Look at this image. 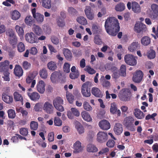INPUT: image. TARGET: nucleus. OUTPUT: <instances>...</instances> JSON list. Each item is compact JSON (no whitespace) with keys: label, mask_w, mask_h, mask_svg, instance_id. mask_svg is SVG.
I'll list each match as a JSON object with an SVG mask.
<instances>
[{"label":"nucleus","mask_w":158,"mask_h":158,"mask_svg":"<svg viewBox=\"0 0 158 158\" xmlns=\"http://www.w3.org/2000/svg\"><path fill=\"white\" fill-rule=\"evenodd\" d=\"M105 27L108 34L112 36H115L119 31L118 20L114 17H109L105 21Z\"/></svg>","instance_id":"nucleus-1"},{"label":"nucleus","mask_w":158,"mask_h":158,"mask_svg":"<svg viewBox=\"0 0 158 158\" xmlns=\"http://www.w3.org/2000/svg\"><path fill=\"white\" fill-rule=\"evenodd\" d=\"M92 85L93 84L90 81H87L82 85L81 91L84 97H89L90 96V89Z\"/></svg>","instance_id":"nucleus-2"},{"label":"nucleus","mask_w":158,"mask_h":158,"mask_svg":"<svg viewBox=\"0 0 158 158\" xmlns=\"http://www.w3.org/2000/svg\"><path fill=\"white\" fill-rule=\"evenodd\" d=\"M50 79L52 82L54 83L58 82L63 83L65 81V79L63 77L60 71H54L52 73L51 75Z\"/></svg>","instance_id":"nucleus-3"},{"label":"nucleus","mask_w":158,"mask_h":158,"mask_svg":"<svg viewBox=\"0 0 158 158\" xmlns=\"http://www.w3.org/2000/svg\"><path fill=\"white\" fill-rule=\"evenodd\" d=\"M131 92L127 89H124L122 90L119 94L120 99L123 101H128L131 99Z\"/></svg>","instance_id":"nucleus-4"},{"label":"nucleus","mask_w":158,"mask_h":158,"mask_svg":"<svg viewBox=\"0 0 158 158\" xmlns=\"http://www.w3.org/2000/svg\"><path fill=\"white\" fill-rule=\"evenodd\" d=\"M134 121L133 117L128 116L124 119L123 124L127 129L132 131H135V128L133 124Z\"/></svg>","instance_id":"nucleus-5"},{"label":"nucleus","mask_w":158,"mask_h":158,"mask_svg":"<svg viewBox=\"0 0 158 158\" xmlns=\"http://www.w3.org/2000/svg\"><path fill=\"white\" fill-rule=\"evenodd\" d=\"M63 100L60 97H57L53 101V104L55 108L57 110L63 112L64 111V109L62 106Z\"/></svg>","instance_id":"nucleus-6"},{"label":"nucleus","mask_w":158,"mask_h":158,"mask_svg":"<svg viewBox=\"0 0 158 158\" xmlns=\"http://www.w3.org/2000/svg\"><path fill=\"white\" fill-rule=\"evenodd\" d=\"M124 60L126 63L131 66H134L137 64V60L135 57L133 55L127 54L124 56Z\"/></svg>","instance_id":"nucleus-7"},{"label":"nucleus","mask_w":158,"mask_h":158,"mask_svg":"<svg viewBox=\"0 0 158 158\" xmlns=\"http://www.w3.org/2000/svg\"><path fill=\"white\" fill-rule=\"evenodd\" d=\"M97 136V141L101 143L106 142L108 139L107 133L102 131H99Z\"/></svg>","instance_id":"nucleus-8"},{"label":"nucleus","mask_w":158,"mask_h":158,"mask_svg":"<svg viewBox=\"0 0 158 158\" xmlns=\"http://www.w3.org/2000/svg\"><path fill=\"white\" fill-rule=\"evenodd\" d=\"M31 13L33 18L39 23H41L44 21V16L43 15L36 13V9L34 8L32 9Z\"/></svg>","instance_id":"nucleus-9"},{"label":"nucleus","mask_w":158,"mask_h":158,"mask_svg":"<svg viewBox=\"0 0 158 158\" xmlns=\"http://www.w3.org/2000/svg\"><path fill=\"white\" fill-rule=\"evenodd\" d=\"M143 76V73L141 71H137L133 75L132 80L135 83H139L142 80Z\"/></svg>","instance_id":"nucleus-10"},{"label":"nucleus","mask_w":158,"mask_h":158,"mask_svg":"<svg viewBox=\"0 0 158 158\" xmlns=\"http://www.w3.org/2000/svg\"><path fill=\"white\" fill-rule=\"evenodd\" d=\"M26 40L31 43H34L37 42V37L32 32L27 33L25 35Z\"/></svg>","instance_id":"nucleus-11"},{"label":"nucleus","mask_w":158,"mask_h":158,"mask_svg":"<svg viewBox=\"0 0 158 158\" xmlns=\"http://www.w3.org/2000/svg\"><path fill=\"white\" fill-rule=\"evenodd\" d=\"M152 11V14H149V17L153 19H155L158 17V5L152 4L151 6Z\"/></svg>","instance_id":"nucleus-12"},{"label":"nucleus","mask_w":158,"mask_h":158,"mask_svg":"<svg viewBox=\"0 0 158 158\" xmlns=\"http://www.w3.org/2000/svg\"><path fill=\"white\" fill-rule=\"evenodd\" d=\"M43 110L47 113L52 114L53 113L54 109L52 105L48 102H45L43 107Z\"/></svg>","instance_id":"nucleus-13"},{"label":"nucleus","mask_w":158,"mask_h":158,"mask_svg":"<svg viewBox=\"0 0 158 158\" xmlns=\"http://www.w3.org/2000/svg\"><path fill=\"white\" fill-rule=\"evenodd\" d=\"M134 29L137 33L143 32L146 31V26L142 23H137L135 24Z\"/></svg>","instance_id":"nucleus-14"},{"label":"nucleus","mask_w":158,"mask_h":158,"mask_svg":"<svg viewBox=\"0 0 158 158\" xmlns=\"http://www.w3.org/2000/svg\"><path fill=\"white\" fill-rule=\"evenodd\" d=\"M10 62L7 60H5L0 63V72H8Z\"/></svg>","instance_id":"nucleus-15"},{"label":"nucleus","mask_w":158,"mask_h":158,"mask_svg":"<svg viewBox=\"0 0 158 158\" xmlns=\"http://www.w3.org/2000/svg\"><path fill=\"white\" fill-rule=\"evenodd\" d=\"M99 125L101 128L103 130H107L109 129L110 127V123L106 120H103L99 123Z\"/></svg>","instance_id":"nucleus-16"},{"label":"nucleus","mask_w":158,"mask_h":158,"mask_svg":"<svg viewBox=\"0 0 158 158\" xmlns=\"http://www.w3.org/2000/svg\"><path fill=\"white\" fill-rule=\"evenodd\" d=\"M110 111L113 114L117 113L118 116L121 115V111L119 110H118L117 105L115 102H113L111 104Z\"/></svg>","instance_id":"nucleus-17"},{"label":"nucleus","mask_w":158,"mask_h":158,"mask_svg":"<svg viewBox=\"0 0 158 158\" xmlns=\"http://www.w3.org/2000/svg\"><path fill=\"white\" fill-rule=\"evenodd\" d=\"M114 131L117 135H120L122 133L123 128L122 124L119 123H116L114 126Z\"/></svg>","instance_id":"nucleus-18"},{"label":"nucleus","mask_w":158,"mask_h":158,"mask_svg":"<svg viewBox=\"0 0 158 158\" xmlns=\"http://www.w3.org/2000/svg\"><path fill=\"white\" fill-rule=\"evenodd\" d=\"M23 70L19 65H16L14 69V73L16 76L19 77H21L23 74Z\"/></svg>","instance_id":"nucleus-19"},{"label":"nucleus","mask_w":158,"mask_h":158,"mask_svg":"<svg viewBox=\"0 0 158 158\" xmlns=\"http://www.w3.org/2000/svg\"><path fill=\"white\" fill-rule=\"evenodd\" d=\"M73 152L75 153H79L82 151L83 148L81 146V143L79 141H77L73 145Z\"/></svg>","instance_id":"nucleus-20"},{"label":"nucleus","mask_w":158,"mask_h":158,"mask_svg":"<svg viewBox=\"0 0 158 158\" xmlns=\"http://www.w3.org/2000/svg\"><path fill=\"white\" fill-rule=\"evenodd\" d=\"M110 70L112 73V76L113 78L116 79L119 78L121 76L119 71L116 67L114 66H112L110 69Z\"/></svg>","instance_id":"nucleus-21"},{"label":"nucleus","mask_w":158,"mask_h":158,"mask_svg":"<svg viewBox=\"0 0 158 158\" xmlns=\"http://www.w3.org/2000/svg\"><path fill=\"white\" fill-rule=\"evenodd\" d=\"M27 94L30 99L34 101H38L40 98V94L36 92H28Z\"/></svg>","instance_id":"nucleus-22"},{"label":"nucleus","mask_w":158,"mask_h":158,"mask_svg":"<svg viewBox=\"0 0 158 158\" xmlns=\"http://www.w3.org/2000/svg\"><path fill=\"white\" fill-rule=\"evenodd\" d=\"M2 98L4 102L8 104L12 103L13 100L12 96L9 95L5 93L2 94Z\"/></svg>","instance_id":"nucleus-23"},{"label":"nucleus","mask_w":158,"mask_h":158,"mask_svg":"<svg viewBox=\"0 0 158 158\" xmlns=\"http://www.w3.org/2000/svg\"><path fill=\"white\" fill-rule=\"evenodd\" d=\"M140 48V44L138 42H134L128 47V50L131 52H133L135 50L139 49Z\"/></svg>","instance_id":"nucleus-24"},{"label":"nucleus","mask_w":158,"mask_h":158,"mask_svg":"<svg viewBox=\"0 0 158 158\" xmlns=\"http://www.w3.org/2000/svg\"><path fill=\"white\" fill-rule=\"evenodd\" d=\"M63 52L66 59L68 61H71L72 58V55L71 51L67 48H64Z\"/></svg>","instance_id":"nucleus-25"},{"label":"nucleus","mask_w":158,"mask_h":158,"mask_svg":"<svg viewBox=\"0 0 158 158\" xmlns=\"http://www.w3.org/2000/svg\"><path fill=\"white\" fill-rule=\"evenodd\" d=\"M91 93L93 95L97 97L102 98L103 96L102 92L97 87H93L91 90Z\"/></svg>","instance_id":"nucleus-26"},{"label":"nucleus","mask_w":158,"mask_h":158,"mask_svg":"<svg viewBox=\"0 0 158 158\" xmlns=\"http://www.w3.org/2000/svg\"><path fill=\"white\" fill-rule=\"evenodd\" d=\"M91 8L90 6L86 7L85 10V12L87 18L92 20L94 18V14L91 12Z\"/></svg>","instance_id":"nucleus-27"},{"label":"nucleus","mask_w":158,"mask_h":158,"mask_svg":"<svg viewBox=\"0 0 158 158\" xmlns=\"http://www.w3.org/2000/svg\"><path fill=\"white\" fill-rule=\"evenodd\" d=\"M35 76L33 74L29 75L26 78V82L27 83H30L31 82V87L33 88L35 84V80H34L35 78Z\"/></svg>","instance_id":"nucleus-28"},{"label":"nucleus","mask_w":158,"mask_h":158,"mask_svg":"<svg viewBox=\"0 0 158 158\" xmlns=\"http://www.w3.org/2000/svg\"><path fill=\"white\" fill-rule=\"evenodd\" d=\"M45 85L44 81L42 80L40 81L36 86L37 91L41 94H43L45 91Z\"/></svg>","instance_id":"nucleus-29"},{"label":"nucleus","mask_w":158,"mask_h":158,"mask_svg":"<svg viewBox=\"0 0 158 158\" xmlns=\"http://www.w3.org/2000/svg\"><path fill=\"white\" fill-rule=\"evenodd\" d=\"M133 113L135 117L138 119H142L144 117L145 114L139 109H135Z\"/></svg>","instance_id":"nucleus-30"},{"label":"nucleus","mask_w":158,"mask_h":158,"mask_svg":"<svg viewBox=\"0 0 158 158\" xmlns=\"http://www.w3.org/2000/svg\"><path fill=\"white\" fill-rule=\"evenodd\" d=\"M132 10L135 13H139L141 11L140 6L137 2H133L132 3Z\"/></svg>","instance_id":"nucleus-31"},{"label":"nucleus","mask_w":158,"mask_h":158,"mask_svg":"<svg viewBox=\"0 0 158 158\" xmlns=\"http://www.w3.org/2000/svg\"><path fill=\"white\" fill-rule=\"evenodd\" d=\"M48 69L52 71L56 70L57 68V65L56 62L52 61L49 62L47 64Z\"/></svg>","instance_id":"nucleus-32"},{"label":"nucleus","mask_w":158,"mask_h":158,"mask_svg":"<svg viewBox=\"0 0 158 158\" xmlns=\"http://www.w3.org/2000/svg\"><path fill=\"white\" fill-rule=\"evenodd\" d=\"M81 115L83 119L85 121L88 122L91 121L92 119L89 114L86 111H83L81 113Z\"/></svg>","instance_id":"nucleus-33"},{"label":"nucleus","mask_w":158,"mask_h":158,"mask_svg":"<svg viewBox=\"0 0 158 158\" xmlns=\"http://www.w3.org/2000/svg\"><path fill=\"white\" fill-rule=\"evenodd\" d=\"M141 42L143 45L146 46L150 43L151 39L148 36H145L142 38Z\"/></svg>","instance_id":"nucleus-34"},{"label":"nucleus","mask_w":158,"mask_h":158,"mask_svg":"<svg viewBox=\"0 0 158 158\" xmlns=\"http://www.w3.org/2000/svg\"><path fill=\"white\" fill-rule=\"evenodd\" d=\"M87 151L89 152H95L98 151V149L94 145L89 144L87 146Z\"/></svg>","instance_id":"nucleus-35"},{"label":"nucleus","mask_w":158,"mask_h":158,"mask_svg":"<svg viewBox=\"0 0 158 158\" xmlns=\"http://www.w3.org/2000/svg\"><path fill=\"white\" fill-rule=\"evenodd\" d=\"M68 12L69 14L73 16L77 15L78 13L77 10L74 8L72 7H69L68 9Z\"/></svg>","instance_id":"nucleus-36"},{"label":"nucleus","mask_w":158,"mask_h":158,"mask_svg":"<svg viewBox=\"0 0 158 158\" xmlns=\"http://www.w3.org/2000/svg\"><path fill=\"white\" fill-rule=\"evenodd\" d=\"M125 7V4L122 2H120L116 5L115 7L116 10L118 11H122L124 10Z\"/></svg>","instance_id":"nucleus-37"},{"label":"nucleus","mask_w":158,"mask_h":158,"mask_svg":"<svg viewBox=\"0 0 158 158\" xmlns=\"http://www.w3.org/2000/svg\"><path fill=\"white\" fill-rule=\"evenodd\" d=\"M42 6L47 9H50L51 7V0H43L42 1Z\"/></svg>","instance_id":"nucleus-38"},{"label":"nucleus","mask_w":158,"mask_h":158,"mask_svg":"<svg viewBox=\"0 0 158 158\" xmlns=\"http://www.w3.org/2000/svg\"><path fill=\"white\" fill-rule=\"evenodd\" d=\"M17 41L18 39L16 36L9 38V43L13 48L16 47Z\"/></svg>","instance_id":"nucleus-39"},{"label":"nucleus","mask_w":158,"mask_h":158,"mask_svg":"<svg viewBox=\"0 0 158 158\" xmlns=\"http://www.w3.org/2000/svg\"><path fill=\"white\" fill-rule=\"evenodd\" d=\"M34 33L38 35H40L42 33V30L41 28L38 25H35L33 29Z\"/></svg>","instance_id":"nucleus-40"},{"label":"nucleus","mask_w":158,"mask_h":158,"mask_svg":"<svg viewBox=\"0 0 158 158\" xmlns=\"http://www.w3.org/2000/svg\"><path fill=\"white\" fill-rule=\"evenodd\" d=\"M77 21L80 24L83 25H85L87 23L86 19L83 17L80 16L77 18Z\"/></svg>","instance_id":"nucleus-41"},{"label":"nucleus","mask_w":158,"mask_h":158,"mask_svg":"<svg viewBox=\"0 0 158 158\" xmlns=\"http://www.w3.org/2000/svg\"><path fill=\"white\" fill-rule=\"evenodd\" d=\"M121 76L125 77L126 76V68L125 65L122 64L121 65L119 70Z\"/></svg>","instance_id":"nucleus-42"},{"label":"nucleus","mask_w":158,"mask_h":158,"mask_svg":"<svg viewBox=\"0 0 158 158\" xmlns=\"http://www.w3.org/2000/svg\"><path fill=\"white\" fill-rule=\"evenodd\" d=\"M40 77L43 79L46 78L48 77V73L45 68H43L40 70L39 72Z\"/></svg>","instance_id":"nucleus-43"},{"label":"nucleus","mask_w":158,"mask_h":158,"mask_svg":"<svg viewBox=\"0 0 158 158\" xmlns=\"http://www.w3.org/2000/svg\"><path fill=\"white\" fill-rule=\"evenodd\" d=\"M25 23L29 26H31L33 23V20L32 17L31 15L27 16L25 19Z\"/></svg>","instance_id":"nucleus-44"},{"label":"nucleus","mask_w":158,"mask_h":158,"mask_svg":"<svg viewBox=\"0 0 158 158\" xmlns=\"http://www.w3.org/2000/svg\"><path fill=\"white\" fill-rule=\"evenodd\" d=\"M100 81L102 83V85L103 87H108L110 86V82L106 80L104 76L101 77Z\"/></svg>","instance_id":"nucleus-45"},{"label":"nucleus","mask_w":158,"mask_h":158,"mask_svg":"<svg viewBox=\"0 0 158 158\" xmlns=\"http://www.w3.org/2000/svg\"><path fill=\"white\" fill-rule=\"evenodd\" d=\"M84 70L89 74L92 75L95 73L96 71L89 65H87L84 69Z\"/></svg>","instance_id":"nucleus-46"},{"label":"nucleus","mask_w":158,"mask_h":158,"mask_svg":"<svg viewBox=\"0 0 158 158\" xmlns=\"http://www.w3.org/2000/svg\"><path fill=\"white\" fill-rule=\"evenodd\" d=\"M75 127L79 134H81L84 132V127L80 123L78 122Z\"/></svg>","instance_id":"nucleus-47"},{"label":"nucleus","mask_w":158,"mask_h":158,"mask_svg":"<svg viewBox=\"0 0 158 158\" xmlns=\"http://www.w3.org/2000/svg\"><path fill=\"white\" fill-rule=\"evenodd\" d=\"M13 95L15 100V101H20L23 100V97L21 95L19 94L17 92H15Z\"/></svg>","instance_id":"nucleus-48"},{"label":"nucleus","mask_w":158,"mask_h":158,"mask_svg":"<svg viewBox=\"0 0 158 158\" xmlns=\"http://www.w3.org/2000/svg\"><path fill=\"white\" fill-rule=\"evenodd\" d=\"M8 118H14L16 116V114L15 110L10 109L7 111Z\"/></svg>","instance_id":"nucleus-49"},{"label":"nucleus","mask_w":158,"mask_h":158,"mask_svg":"<svg viewBox=\"0 0 158 158\" xmlns=\"http://www.w3.org/2000/svg\"><path fill=\"white\" fill-rule=\"evenodd\" d=\"M20 16V14L17 10L14 11L12 13V19L16 20L18 19Z\"/></svg>","instance_id":"nucleus-50"},{"label":"nucleus","mask_w":158,"mask_h":158,"mask_svg":"<svg viewBox=\"0 0 158 158\" xmlns=\"http://www.w3.org/2000/svg\"><path fill=\"white\" fill-rule=\"evenodd\" d=\"M15 29L17 32L19 36H22L24 34V31L22 27L17 25L15 26Z\"/></svg>","instance_id":"nucleus-51"},{"label":"nucleus","mask_w":158,"mask_h":158,"mask_svg":"<svg viewBox=\"0 0 158 158\" xmlns=\"http://www.w3.org/2000/svg\"><path fill=\"white\" fill-rule=\"evenodd\" d=\"M30 126L31 130H36L38 127V123L35 121H32L31 122Z\"/></svg>","instance_id":"nucleus-52"},{"label":"nucleus","mask_w":158,"mask_h":158,"mask_svg":"<svg viewBox=\"0 0 158 158\" xmlns=\"http://www.w3.org/2000/svg\"><path fill=\"white\" fill-rule=\"evenodd\" d=\"M17 47L18 50L19 52H22L25 50V45L22 42H19Z\"/></svg>","instance_id":"nucleus-53"},{"label":"nucleus","mask_w":158,"mask_h":158,"mask_svg":"<svg viewBox=\"0 0 158 158\" xmlns=\"http://www.w3.org/2000/svg\"><path fill=\"white\" fill-rule=\"evenodd\" d=\"M156 56V52L153 50H150L148 53V57L150 59L154 58Z\"/></svg>","instance_id":"nucleus-54"},{"label":"nucleus","mask_w":158,"mask_h":158,"mask_svg":"<svg viewBox=\"0 0 158 158\" xmlns=\"http://www.w3.org/2000/svg\"><path fill=\"white\" fill-rule=\"evenodd\" d=\"M19 132L22 135L26 136L28 134V129L26 128H22L20 129Z\"/></svg>","instance_id":"nucleus-55"},{"label":"nucleus","mask_w":158,"mask_h":158,"mask_svg":"<svg viewBox=\"0 0 158 158\" xmlns=\"http://www.w3.org/2000/svg\"><path fill=\"white\" fill-rule=\"evenodd\" d=\"M56 24L58 26L61 27H64L65 25L64 21L61 18L57 19Z\"/></svg>","instance_id":"nucleus-56"},{"label":"nucleus","mask_w":158,"mask_h":158,"mask_svg":"<svg viewBox=\"0 0 158 158\" xmlns=\"http://www.w3.org/2000/svg\"><path fill=\"white\" fill-rule=\"evenodd\" d=\"M6 34L9 37V38L16 36L14 31L12 29H8L6 31Z\"/></svg>","instance_id":"nucleus-57"},{"label":"nucleus","mask_w":158,"mask_h":158,"mask_svg":"<svg viewBox=\"0 0 158 158\" xmlns=\"http://www.w3.org/2000/svg\"><path fill=\"white\" fill-rule=\"evenodd\" d=\"M67 99L70 104L73 103L74 100V98L73 96L71 93L67 94L66 95Z\"/></svg>","instance_id":"nucleus-58"},{"label":"nucleus","mask_w":158,"mask_h":158,"mask_svg":"<svg viewBox=\"0 0 158 158\" xmlns=\"http://www.w3.org/2000/svg\"><path fill=\"white\" fill-rule=\"evenodd\" d=\"M79 75V72L77 70L76 72H72L70 74V78L73 79H74L78 78Z\"/></svg>","instance_id":"nucleus-59"},{"label":"nucleus","mask_w":158,"mask_h":158,"mask_svg":"<svg viewBox=\"0 0 158 158\" xmlns=\"http://www.w3.org/2000/svg\"><path fill=\"white\" fill-rule=\"evenodd\" d=\"M94 43L98 45H100L102 44V41L99 36L98 35H96L94 39Z\"/></svg>","instance_id":"nucleus-60"},{"label":"nucleus","mask_w":158,"mask_h":158,"mask_svg":"<svg viewBox=\"0 0 158 158\" xmlns=\"http://www.w3.org/2000/svg\"><path fill=\"white\" fill-rule=\"evenodd\" d=\"M62 122L59 118L56 117L54 120L55 125L57 126H60L62 124Z\"/></svg>","instance_id":"nucleus-61"},{"label":"nucleus","mask_w":158,"mask_h":158,"mask_svg":"<svg viewBox=\"0 0 158 158\" xmlns=\"http://www.w3.org/2000/svg\"><path fill=\"white\" fill-rule=\"evenodd\" d=\"M23 68L25 70L29 69L31 66V64L27 61H24L22 64Z\"/></svg>","instance_id":"nucleus-62"},{"label":"nucleus","mask_w":158,"mask_h":158,"mask_svg":"<svg viewBox=\"0 0 158 158\" xmlns=\"http://www.w3.org/2000/svg\"><path fill=\"white\" fill-rule=\"evenodd\" d=\"M83 107L84 109L87 111H90L92 110V107L89 104L86 102H85L83 103Z\"/></svg>","instance_id":"nucleus-63"},{"label":"nucleus","mask_w":158,"mask_h":158,"mask_svg":"<svg viewBox=\"0 0 158 158\" xmlns=\"http://www.w3.org/2000/svg\"><path fill=\"white\" fill-rule=\"evenodd\" d=\"M70 64L68 63H65L64 64L63 66L64 71L67 73L70 72Z\"/></svg>","instance_id":"nucleus-64"}]
</instances>
